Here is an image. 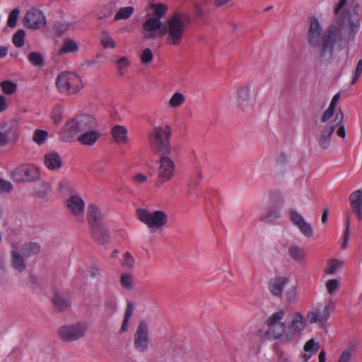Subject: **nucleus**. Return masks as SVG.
Masks as SVG:
<instances>
[{
	"label": "nucleus",
	"instance_id": "obj_37",
	"mask_svg": "<svg viewBox=\"0 0 362 362\" xmlns=\"http://www.w3.org/2000/svg\"><path fill=\"white\" fill-rule=\"evenodd\" d=\"M134 12V8L132 6L122 7L116 13L114 20L117 21L120 20H126L132 16Z\"/></svg>",
	"mask_w": 362,
	"mask_h": 362
},
{
	"label": "nucleus",
	"instance_id": "obj_9",
	"mask_svg": "<svg viewBox=\"0 0 362 362\" xmlns=\"http://www.w3.org/2000/svg\"><path fill=\"white\" fill-rule=\"evenodd\" d=\"M334 308L335 303L332 300H329L323 308L313 306L307 313V320L310 324H317L323 327Z\"/></svg>",
	"mask_w": 362,
	"mask_h": 362
},
{
	"label": "nucleus",
	"instance_id": "obj_57",
	"mask_svg": "<svg viewBox=\"0 0 362 362\" xmlns=\"http://www.w3.org/2000/svg\"><path fill=\"white\" fill-rule=\"evenodd\" d=\"M345 231L344 233V242H343V246L346 247L348 245L349 240V230L350 227V217L349 216H346V221H345Z\"/></svg>",
	"mask_w": 362,
	"mask_h": 362
},
{
	"label": "nucleus",
	"instance_id": "obj_3",
	"mask_svg": "<svg viewBox=\"0 0 362 362\" xmlns=\"http://www.w3.org/2000/svg\"><path fill=\"white\" fill-rule=\"evenodd\" d=\"M98 125L96 119L90 115H80L67 122L60 131L61 139L64 141H71L74 137Z\"/></svg>",
	"mask_w": 362,
	"mask_h": 362
},
{
	"label": "nucleus",
	"instance_id": "obj_39",
	"mask_svg": "<svg viewBox=\"0 0 362 362\" xmlns=\"http://www.w3.org/2000/svg\"><path fill=\"white\" fill-rule=\"evenodd\" d=\"M113 13L112 6L106 4L98 8L95 13V16L98 20H103L109 18Z\"/></svg>",
	"mask_w": 362,
	"mask_h": 362
},
{
	"label": "nucleus",
	"instance_id": "obj_55",
	"mask_svg": "<svg viewBox=\"0 0 362 362\" xmlns=\"http://www.w3.org/2000/svg\"><path fill=\"white\" fill-rule=\"evenodd\" d=\"M12 189H13V186L10 182L5 180L0 177V192L8 193V192H11Z\"/></svg>",
	"mask_w": 362,
	"mask_h": 362
},
{
	"label": "nucleus",
	"instance_id": "obj_28",
	"mask_svg": "<svg viewBox=\"0 0 362 362\" xmlns=\"http://www.w3.org/2000/svg\"><path fill=\"white\" fill-rule=\"evenodd\" d=\"M112 136L118 144H127L129 142L127 129L122 125H115L112 128Z\"/></svg>",
	"mask_w": 362,
	"mask_h": 362
},
{
	"label": "nucleus",
	"instance_id": "obj_1",
	"mask_svg": "<svg viewBox=\"0 0 362 362\" xmlns=\"http://www.w3.org/2000/svg\"><path fill=\"white\" fill-rule=\"evenodd\" d=\"M347 0H340L335 8L336 20L330 23L322 33L319 20L313 17L307 33V40L313 49L315 59L321 65L330 64L335 52L344 48V39L354 37L360 27L358 16H344L341 11Z\"/></svg>",
	"mask_w": 362,
	"mask_h": 362
},
{
	"label": "nucleus",
	"instance_id": "obj_47",
	"mask_svg": "<svg viewBox=\"0 0 362 362\" xmlns=\"http://www.w3.org/2000/svg\"><path fill=\"white\" fill-rule=\"evenodd\" d=\"M47 138V132L44 130L37 129L34 132L33 139V141L38 144H43Z\"/></svg>",
	"mask_w": 362,
	"mask_h": 362
},
{
	"label": "nucleus",
	"instance_id": "obj_31",
	"mask_svg": "<svg viewBox=\"0 0 362 362\" xmlns=\"http://www.w3.org/2000/svg\"><path fill=\"white\" fill-rule=\"evenodd\" d=\"M287 329L286 324L284 322L282 324L273 326L272 327L268 328L267 329V334L269 335L272 339H282L283 341H288L287 339L286 338V334Z\"/></svg>",
	"mask_w": 362,
	"mask_h": 362
},
{
	"label": "nucleus",
	"instance_id": "obj_6",
	"mask_svg": "<svg viewBox=\"0 0 362 362\" xmlns=\"http://www.w3.org/2000/svg\"><path fill=\"white\" fill-rule=\"evenodd\" d=\"M56 84L60 93L76 94L83 87L81 78L75 73L62 72L57 78Z\"/></svg>",
	"mask_w": 362,
	"mask_h": 362
},
{
	"label": "nucleus",
	"instance_id": "obj_42",
	"mask_svg": "<svg viewBox=\"0 0 362 362\" xmlns=\"http://www.w3.org/2000/svg\"><path fill=\"white\" fill-rule=\"evenodd\" d=\"M341 263L336 259H331L327 261L325 272L327 274H334L340 268Z\"/></svg>",
	"mask_w": 362,
	"mask_h": 362
},
{
	"label": "nucleus",
	"instance_id": "obj_8",
	"mask_svg": "<svg viewBox=\"0 0 362 362\" xmlns=\"http://www.w3.org/2000/svg\"><path fill=\"white\" fill-rule=\"evenodd\" d=\"M88 329V325L84 322L64 325L58 329V335L65 341H77L86 335Z\"/></svg>",
	"mask_w": 362,
	"mask_h": 362
},
{
	"label": "nucleus",
	"instance_id": "obj_60",
	"mask_svg": "<svg viewBox=\"0 0 362 362\" xmlns=\"http://www.w3.org/2000/svg\"><path fill=\"white\" fill-rule=\"evenodd\" d=\"M339 98H340L339 93L335 94L333 96L329 107L336 110V105H337L338 100H339Z\"/></svg>",
	"mask_w": 362,
	"mask_h": 362
},
{
	"label": "nucleus",
	"instance_id": "obj_15",
	"mask_svg": "<svg viewBox=\"0 0 362 362\" xmlns=\"http://www.w3.org/2000/svg\"><path fill=\"white\" fill-rule=\"evenodd\" d=\"M306 319L304 316L298 312L293 313L285 335L287 340L294 339L306 328Z\"/></svg>",
	"mask_w": 362,
	"mask_h": 362
},
{
	"label": "nucleus",
	"instance_id": "obj_27",
	"mask_svg": "<svg viewBox=\"0 0 362 362\" xmlns=\"http://www.w3.org/2000/svg\"><path fill=\"white\" fill-rule=\"evenodd\" d=\"M82 24V21L79 18H72L67 21H62L59 22L57 25V30L61 33L67 31L75 30L78 29Z\"/></svg>",
	"mask_w": 362,
	"mask_h": 362
},
{
	"label": "nucleus",
	"instance_id": "obj_52",
	"mask_svg": "<svg viewBox=\"0 0 362 362\" xmlns=\"http://www.w3.org/2000/svg\"><path fill=\"white\" fill-rule=\"evenodd\" d=\"M29 62L35 66H42L43 59L40 54L37 52L30 53L28 57Z\"/></svg>",
	"mask_w": 362,
	"mask_h": 362
},
{
	"label": "nucleus",
	"instance_id": "obj_18",
	"mask_svg": "<svg viewBox=\"0 0 362 362\" xmlns=\"http://www.w3.org/2000/svg\"><path fill=\"white\" fill-rule=\"evenodd\" d=\"M237 107L242 112H247L252 109L254 103L252 100L250 88L244 86L237 90Z\"/></svg>",
	"mask_w": 362,
	"mask_h": 362
},
{
	"label": "nucleus",
	"instance_id": "obj_61",
	"mask_svg": "<svg viewBox=\"0 0 362 362\" xmlns=\"http://www.w3.org/2000/svg\"><path fill=\"white\" fill-rule=\"evenodd\" d=\"M214 4L216 8H221L223 6H225L226 4H228L231 0H213Z\"/></svg>",
	"mask_w": 362,
	"mask_h": 362
},
{
	"label": "nucleus",
	"instance_id": "obj_19",
	"mask_svg": "<svg viewBox=\"0 0 362 362\" xmlns=\"http://www.w3.org/2000/svg\"><path fill=\"white\" fill-rule=\"evenodd\" d=\"M66 206L69 212L74 216H78L84 212L85 203L77 194L71 195L66 200Z\"/></svg>",
	"mask_w": 362,
	"mask_h": 362
},
{
	"label": "nucleus",
	"instance_id": "obj_13",
	"mask_svg": "<svg viewBox=\"0 0 362 362\" xmlns=\"http://www.w3.org/2000/svg\"><path fill=\"white\" fill-rule=\"evenodd\" d=\"M143 35L145 39H158L165 35L162 23L158 18L148 17L143 24Z\"/></svg>",
	"mask_w": 362,
	"mask_h": 362
},
{
	"label": "nucleus",
	"instance_id": "obj_10",
	"mask_svg": "<svg viewBox=\"0 0 362 362\" xmlns=\"http://www.w3.org/2000/svg\"><path fill=\"white\" fill-rule=\"evenodd\" d=\"M11 178L16 182H33L40 177V168L32 164L18 166L11 173Z\"/></svg>",
	"mask_w": 362,
	"mask_h": 362
},
{
	"label": "nucleus",
	"instance_id": "obj_2",
	"mask_svg": "<svg viewBox=\"0 0 362 362\" xmlns=\"http://www.w3.org/2000/svg\"><path fill=\"white\" fill-rule=\"evenodd\" d=\"M189 23V17L183 13H175L170 18L164 28L166 44L173 46L180 45Z\"/></svg>",
	"mask_w": 362,
	"mask_h": 362
},
{
	"label": "nucleus",
	"instance_id": "obj_26",
	"mask_svg": "<svg viewBox=\"0 0 362 362\" xmlns=\"http://www.w3.org/2000/svg\"><path fill=\"white\" fill-rule=\"evenodd\" d=\"M44 163L45 166L50 170H57L62 165V161L59 153L54 151L49 152L45 155Z\"/></svg>",
	"mask_w": 362,
	"mask_h": 362
},
{
	"label": "nucleus",
	"instance_id": "obj_53",
	"mask_svg": "<svg viewBox=\"0 0 362 362\" xmlns=\"http://www.w3.org/2000/svg\"><path fill=\"white\" fill-rule=\"evenodd\" d=\"M354 352V348L348 347L342 352L339 362H350Z\"/></svg>",
	"mask_w": 362,
	"mask_h": 362
},
{
	"label": "nucleus",
	"instance_id": "obj_7",
	"mask_svg": "<svg viewBox=\"0 0 362 362\" xmlns=\"http://www.w3.org/2000/svg\"><path fill=\"white\" fill-rule=\"evenodd\" d=\"M343 119V113L341 110H339L332 121V124L326 123L318 125V144L322 148L327 149L329 147L332 133L338 126L342 124Z\"/></svg>",
	"mask_w": 362,
	"mask_h": 362
},
{
	"label": "nucleus",
	"instance_id": "obj_41",
	"mask_svg": "<svg viewBox=\"0 0 362 362\" xmlns=\"http://www.w3.org/2000/svg\"><path fill=\"white\" fill-rule=\"evenodd\" d=\"M339 110H341L339 109L338 110H336L335 109L328 107L321 117L320 124H332V121L334 119L336 115L338 113Z\"/></svg>",
	"mask_w": 362,
	"mask_h": 362
},
{
	"label": "nucleus",
	"instance_id": "obj_14",
	"mask_svg": "<svg viewBox=\"0 0 362 362\" xmlns=\"http://www.w3.org/2000/svg\"><path fill=\"white\" fill-rule=\"evenodd\" d=\"M23 22L27 28L37 30L45 25L46 18L40 10L33 8L25 13Z\"/></svg>",
	"mask_w": 362,
	"mask_h": 362
},
{
	"label": "nucleus",
	"instance_id": "obj_35",
	"mask_svg": "<svg viewBox=\"0 0 362 362\" xmlns=\"http://www.w3.org/2000/svg\"><path fill=\"white\" fill-rule=\"evenodd\" d=\"M131 60L127 57H121L116 62L117 71L119 76H124L131 66Z\"/></svg>",
	"mask_w": 362,
	"mask_h": 362
},
{
	"label": "nucleus",
	"instance_id": "obj_34",
	"mask_svg": "<svg viewBox=\"0 0 362 362\" xmlns=\"http://www.w3.org/2000/svg\"><path fill=\"white\" fill-rule=\"evenodd\" d=\"M285 316H286V311L284 310L276 312V313H273L267 320L266 325H267L268 328H269L273 326L282 324V323H284L282 322V320H284Z\"/></svg>",
	"mask_w": 362,
	"mask_h": 362
},
{
	"label": "nucleus",
	"instance_id": "obj_12",
	"mask_svg": "<svg viewBox=\"0 0 362 362\" xmlns=\"http://www.w3.org/2000/svg\"><path fill=\"white\" fill-rule=\"evenodd\" d=\"M175 172V163L173 159L167 156H160L158 167V186L164 182H168L174 176Z\"/></svg>",
	"mask_w": 362,
	"mask_h": 362
},
{
	"label": "nucleus",
	"instance_id": "obj_44",
	"mask_svg": "<svg viewBox=\"0 0 362 362\" xmlns=\"http://www.w3.org/2000/svg\"><path fill=\"white\" fill-rule=\"evenodd\" d=\"M100 42L105 48H114L116 43L113 38L107 33L103 32L100 37Z\"/></svg>",
	"mask_w": 362,
	"mask_h": 362
},
{
	"label": "nucleus",
	"instance_id": "obj_30",
	"mask_svg": "<svg viewBox=\"0 0 362 362\" xmlns=\"http://www.w3.org/2000/svg\"><path fill=\"white\" fill-rule=\"evenodd\" d=\"M320 348V343L314 339H310L303 346L305 353L303 355V362H307L312 356L315 355Z\"/></svg>",
	"mask_w": 362,
	"mask_h": 362
},
{
	"label": "nucleus",
	"instance_id": "obj_45",
	"mask_svg": "<svg viewBox=\"0 0 362 362\" xmlns=\"http://www.w3.org/2000/svg\"><path fill=\"white\" fill-rule=\"evenodd\" d=\"M150 8L156 16V18H158L160 20L167 11V6L163 4H151Z\"/></svg>",
	"mask_w": 362,
	"mask_h": 362
},
{
	"label": "nucleus",
	"instance_id": "obj_40",
	"mask_svg": "<svg viewBox=\"0 0 362 362\" xmlns=\"http://www.w3.org/2000/svg\"><path fill=\"white\" fill-rule=\"evenodd\" d=\"M13 137H16V130L0 131V147L6 146L10 144Z\"/></svg>",
	"mask_w": 362,
	"mask_h": 362
},
{
	"label": "nucleus",
	"instance_id": "obj_46",
	"mask_svg": "<svg viewBox=\"0 0 362 362\" xmlns=\"http://www.w3.org/2000/svg\"><path fill=\"white\" fill-rule=\"evenodd\" d=\"M25 35V33L23 30H19L14 34L13 37V42L17 47H21L23 46Z\"/></svg>",
	"mask_w": 362,
	"mask_h": 362
},
{
	"label": "nucleus",
	"instance_id": "obj_51",
	"mask_svg": "<svg viewBox=\"0 0 362 362\" xmlns=\"http://www.w3.org/2000/svg\"><path fill=\"white\" fill-rule=\"evenodd\" d=\"M20 10L18 8H15L10 13L7 21L8 27L13 28L16 26Z\"/></svg>",
	"mask_w": 362,
	"mask_h": 362
},
{
	"label": "nucleus",
	"instance_id": "obj_38",
	"mask_svg": "<svg viewBox=\"0 0 362 362\" xmlns=\"http://www.w3.org/2000/svg\"><path fill=\"white\" fill-rule=\"evenodd\" d=\"M120 284L125 290H132L134 287L133 275L129 273L122 274L120 277Z\"/></svg>",
	"mask_w": 362,
	"mask_h": 362
},
{
	"label": "nucleus",
	"instance_id": "obj_59",
	"mask_svg": "<svg viewBox=\"0 0 362 362\" xmlns=\"http://www.w3.org/2000/svg\"><path fill=\"white\" fill-rule=\"evenodd\" d=\"M361 72H362V60L360 59L358 62V64H357V66H356V68L355 70V73H354V77L352 79V83H355L358 81V77L361 75Z\"/></svg>",
	"mask_w": 362,
	"mask_h": 362
},
{
	"label": "nucleus",
	"instance_id": "obj_64",
	"mask_svg": "<svg viewBox=\"0 0 362 362\" xmlns=\"http://www.w3.org/2000/svg\"><path fill=\"white\" fill-rule=\"evenodd\" d=\"M195 13L198 16H202L204 15V11L202 9V4H197L194 6Z\"/></svg>",
	"mask_w": 362,
	"mask_h": 362
},
{
	"label": "nucleus",
	"instance_id": "obj_62",
	"mask_svg": "<svg viewBox=\"0 0 362 362\" xmlns=\"http://www.w3.org/2000/svg\"><path fill=\"white\" fill-rule=\"evenodd\" d=\"M338 129H337V134L341 137V138H345L346 136V131H345V128L344 126L341 125V124L337 127Z\"/></svg>",
	"mask_w": 362,
	"mask_h": 362
},
{
	"label": "nucleus",
	"instance_id": "obj_36",
	"mask_svg": "<svg viewBox=\"0 0 362 362\" xmlns=\"http://www.w3.org/2000/svg\"><path fill=\"white\" fill-rule=\"evenodd\" d=\"M0 87L2 92L7 95H11L14 94L18 89L17 84L10 80H6L0 82Z\"/></svg>",
	"mask_w": 362,
	"mask_h": 362
},
{
	"label": "nucleus",
	"instance_id": "obj_29",
	"mask_svg": "<svg viewBox=\"0 0 362 362\" xmlns=\"http://www.w3.org/2000/svg\"><path fill=\"white\" fill-rule=\"evenodd\" d=\"M52 303L54 310L58 312L66 310L71 305L69 299L66 296L59 293H54Z\"/></svg>",
	"mask_w": 362,
	"mask_h": 362
},
{
	"label": "nucleus",
	"instance_id": "obj_48",
	"mask_svg": "<svg viewBox=\"0 0 362 362\" xmlns=\"http://www.w3.org/2000/svg\"><path fill=\"white\" fill-rule=\"evenodd\" d=\"M153 58V55L152 51L149 48H145L140 56L141 63L145 65L150 64Z\"/></svg>",
	"mask_w": 362,
	"mask_h": 362
},
{
	"label": "nucleus",
	"instance_id": "obj_16",
	"mask_svg": "<svg viewBox=\"0 0 362 362\" xmlns=\"http://www.w3.org/2000/svg\"><path fill=\"white\" fill-rule=\"evenodd\" d=\"M288 217L292 224L296 227L300 232L306 238H310L313 236V229L303 216L296 210H290Z\"/></svg>",
	"mask_w": 362,
	"mask_h": 362
},
{
	"label": "nucleus",
	"instance_id": "obj_23",
	"mask_svg": "<svg viewBox=\"0 0 362 362\" xmlns=\"http://www.w3.org/2000/svg\"><path fill=\"white\" fill-rule=\"evenodd\" d=\"M100 134L95 129H90L88 131L79 134L78 141L84 146H93L99 139Z\"/></svg>",
	"mask_w": 362,
	"mask_h": 362
},
{
	"label": "nucleus",
	"instance_id": "obj_22",
	"mask_svg": "<svg viewBox=\"0 0 362 362\" xmlns=\"http://www.w3.org/2000/svg\"><path fill=\"white\" fill-rule=\"evenodd\" d=\"M79 51L78 42L71 38L65 39L62 44L55 49V53L58 55H65L74 54Z\"/></svg>",
	"mask_w": 362,
	"mask_h": 362
},
{
	"label": "nucleus",
	"instance_id": "obj_43",
	"mask_svg": "<svg viewBox=\"0 0 362 362\" xmlns=\"http://www.w3.org/2000/svg\"><path fill=\"white\" fill-rule=\"evenodd\" d=\"M279 216L280 215L278 211H271L267 214L262 211L259 214V220L264 223L272 222L277 220Z\"/></svg>",
	"mask_w": 362,
	"mask_h": 362
},
{
	"label": "nucleus",
	"instance_id": "obj_25",
	"mask_svg": "<svg viewBox=\"0 0 362 362\" xmlns=\"http://www.w3.org/2000/svg\"><path fill=\"white\" fill-rule=\"evenodd\" d=\"M350 204L352 208L353 213L356 216L357 219L361 218L362 210V192L357 190L351 194L349 197Z\"/></svg>",
	"mask_w": 362,
	"mask_h": 362
},
{
	"label": "nucleus",
	"instance_id": "obj_32",
	"mask_svg": "<svg viewBox=\"0 0 362 362\" xmlns=\"http://www.w3.org/2000/svg\"><path fill=\"white\" fill-rule=\"evenodd\" d=\"M185 102V96L180 92L174 93L166 102V106L169 109H178Z\"/></svg>",
	"mask_w": 362,
	"mask_h": 362
},
{
	"label": "nucleus",
	"instance_id": "obj_54",
	"mask_svg": "<svg viewBox=\"0 0 362 362\" xmlns=\"http://www.w3.org/2000/svg\"><path fill=\"white\" fill-rule=\"evenodd\" d=\"M132 180L135 185H141L148 180V177L142 173H136L132 175Z\"/></svg>",
	"mask_w": 362,
	"mask_h": 362
},
{
	"label": "nucleus",
	"instance_id": "obj_4",
	"mask_svg": "<svg viewBox=\"0 0 362 362\" xmlns=\"http://www.w3.org/2000/svg\"><path fill=\"white\" fill-rule=\"evenodd\" d=\"M172 129L170 126L155 127L148 136L150 148L162 155L170 153L172 150L170 141Z\"/></svg>",
	"mask_w": 362,
	"mask_h": 362
},
{
	"label": "nucleus",
	"instance_id": "obj_17",
	"mask_svg": "<svg viewBox=\"0 0 362 362\" xmlns=\"http://www.w3.org/2000/svg\"><path fill=\"white\" fill-rule=\"evenodd\" d=\"M103 217L104 215L97 205L94 204L88 205L87 209V218L90 227L95 235L103 230L102 222Z\"/></svg>",
	"mask_w": 362,
	"mask_h": 362
},
{
	"label": "nucleus",
	"instance_id": "obj_58",
	"mask_svg": "<svg viewBox=\"0 0 362 362\" xmlns=\"http://www.w3.org/2000/svg\"><path fill=\"white\" fill-rule=\"evenodd\" d=\"M134 263V258L131 256L129 252H126L124 255V259L122 264L128 267H132Z\"/></svg>",
	"mask_w": 362,
	"mask_h": 362
},
{
	"label": "nucleus",
	"instance_id": "obj_33",
	"mask_svg": "<svg viewBox=\"0 0 362 362\" xmlns=\"http://www.w3.org/2000/svg\"><path fill=\"white\" fill-rule=\"evenodd\" d=\"M288 252L289 256L297 262H303L305 257L304 249L296 245H291L288 247Z\"/></svg>",
	"mask_w": 362,
	"mask_h": 362
},
{
	"label": "nucleus",
	"instance_id": "obj_24",
	"mask_svg": "<svg viewBox=\"0 0 362 362\" xmlns=\"http://www.w3.org/2000/svg\"><path fill=\"white\" fill-rule=\"evenodd\" d=\"M288 282V279L287 277L276 276L272 278L269 282V290L273 295L279 296Z\"/></svg>",
	"mask_w": 362,
	"mask_h": 362
},
{
	"label": "nucleus",
	"instance_id": "obj_5",
	"mask_svg": "<svg viewBox=\"0 0 362 362\" xmlns=\"http://www.w3.org/2000/svg\"><path fill=\"white\" fill-rule=\"evenodd\" d=\"M136 216L151 230L161 229L167 225L168 221L167 214L162 210L148 211L145 209H138Z\"/></svg>",
	"mask_w": 362,
	"mask_h": 362
},
{
	"label": "nucleus",
	"instance_id": "obj_50",
	"mask_svg": "<svg viewBox=\"0 0 362 362\" xmlns=\"http://www.w3.org/2000/svg\"><path fill=\"white\" fill-rule=\"evenodd\" d=\"M62 109L57 106L53 108L50 113V117L54 124H59L62 121Z\"/></svg>",
	"mask_w": 362,
	"mask_h": 362
},
{
	"label": "nucleus",
	"instance_id": "obj_21",
	"mask_svg": "<svg viewBox=\"0 0 362 362\" xmlns=\"http://www.w3.org/2000/svg\"><path fill=\"white\" fill-rule=\"evenodd\" d=\"M15 246L26 258L37 255L41 250V245L37 242H27Z\"/></svg>",
	"mask_w": 362,
	"mask_h": 362
},
{
	"label": "nucleus",
	"instance_id": "obj_49",
	"mask_svg": "<svg viewBox=\"0 0 362 362\" xmlns=\"http://www.w3.org/2000/svg\"><path fill=\"white\" fill-rule=\"evenodd\" d=\"M339 288V281L337 279H330L326 283V288L329 295H333Z\"/></svg>",
	"mask_w": 362,
	"mask_h": 362
},
{
	"label": "nucleus",
	"instance_id": "obj_63",
	"mask_svg": "<svg viewBox=\"0 0 362 362\" xmlns=\"http://www.w3.org/2000/svg\"><path fill=\"white\" fill-rule=\"evenodd\" d=\"M129 320L124 318L122 325L120 330H119V333L122 334V333H124L127 331L128 326H129Z\"/></svg>",
	"mask_w": 362,
	"mask_h": 362
},
{
	"label": "nucleus",
	"instance_id": "obj_56",
	"mask_svg": "<svg viewBox=\"0 0 362 362\" xmlns=\"http://www.w3.org/2000/svg\"><path fill=\"white\" fill-rule=\"evenodd\" d=\"M10 103V99L5 95H0V113L5 112Z\"/></svg>",
	"mask_w": 362,
	"mask_h": 362
},
{
	"label": "nucleus",
	"instance_id": "obj_20",
	"mask_svg": "<svg viewBox=\"0 0 362 362\" xmlns=\"http://www.w3.org/2000/svg\"><path fill=\"white\" fill-rule=\"evenodd\" d=\"M25 258L23 255L14 245L11 250L10 262L12 268L19 272H23L26 268Z\"/></svg>",
	"mask_w": 362,
	"mask_h": 362
},
{
	"label": "nucleus",
	"instance_id": "obj_11",
	"mask_svg": "<svg viewBox=\"0 0 362 362\" xmlns=\"http://www.w3.org/2000/svg\"><path fill=\"white\" fill-rule=\"evenodd\" d=\"M150 344V327L146 321H141L134 334V346L140 353L148 350Z\"/></svg>",
	"mask_w": 362,
	"mask_h": 362
}]
</instances>
